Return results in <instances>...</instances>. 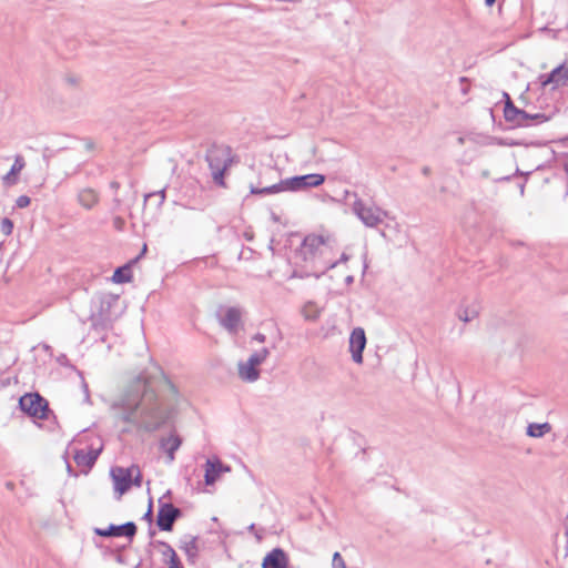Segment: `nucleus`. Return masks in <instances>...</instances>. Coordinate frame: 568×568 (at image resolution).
Wrapping results in <instances>:
<instances>
[{
	"label": "nucleus",
	"mask_w": 568,
	"mask_h": 568,
	"mask_svg": "<svg viewBox=\"0 0 568 568\" xmlns=\"http://www.w3.org/2000/svg\"><path fill=\"white\" fill-rule=\"evenodd\" d=\"M0 230L4 235H10L13 230L12 221L8 217H3L0 223Z\"/></svg>",
	"instance_id": "obj_28"
},
{
	"label": "nucleus",
	"mask_w": 568,
	"mask_h": 568,
	"mask_svg": "<svg viewBox=\"0 0 568 568\" xmlns=\"http://www.w3.org/2000/svg\"><path fill=\"white\" fill-rule=\"evenodd\" d=\"M519 190H520V193H521V194H524L525 184H521V185L519 186Z\"/></svg>",
	"instance_id": "obj_44"
},
{
	"label": "nucleus",
	"mask_w": 568,
	"mask_h": 568,
	"mask_svg": "<svg viewBox=\"0 0 568 568\" xmlns=\"http://www.w3.org/2000/svg\"><path fill=\"white\" fill-rule=\"evenodd\" d=\"M26 162L22 155H17L14 159V163L12 164L10 171L2 178L3 183L7 185H12L17 183V175L24 168Z\"/></svg>",
	"instance_id": "obj_20"
},
{
	"label": "nucleus",
	"mask_w": 568,
	"mask_h": 568,
	"mask_svg": "<svg viewBox=\"0 0 568 568\" xmlns=\"http://www.w3.org/2000/svg\"><path fill=\"white\" fill-rule=\"evenodd\" d=\"M83 390L85 393V399L89 400L90 395H89V387H88L87 383H83Z\"/></svg>",
	"instance_id": "obj_40"
},
{
	"label": "nucleus",
	"mask_w": 568,
	"mask_h": 568,
	"mask_svg": "<svg viewBox=\"0 0 568 568\" xmlns=\"http://www.w3.org/2000/svg\"><path fill=\"white\" fill-rule=\"evenodd\" d=\"M366 335L362 327H355L349 335V352L356 364L363 363V352L366 347Z\"/></svg>",
	"instance_id": "obj_10"
},
{
	"label": "nucleus",
	"mask_w": 568,
	"mask_h": 568,
	"mask_svg": "<svg viewBox=\"0 0 568 568\" xmlns=\"http://www.w3.org/2000/svg\"><path fill=\"white\" fill-rule=\"evenodd\" d=\"M110 187L114 191H118L120 189V183L118 181H112L110 183Z\"/></svg>",
	"instance_id": "obj_38"
},
{
	"label": "nucleus",
	"mask_w": 568,
	"mask_h": 568,
	"mask_svg": "<svg viewBox=\"0 0 568 568\" xmlns=\"http://www.w3.org/2000/svg\"><path fill=\"white\" fill-rule=\"evenodd\" d=\"M94 534L100 537H128L132 539L136 534V525L128 521L122 525H109L106 528H94Z\"/></svg>",
	"instance_id": "obj_9"
},
{
	"label": "nucleus",
	"mask_w": 568,
	"mask_h": 568,
	"mask_svg": "<svg viewBox=\"0 0 568 568\" xmlns=\"http://www.w3.org/2000/svg\"><path fill=\"white\" fill-rule=\"evenodd\" d=\"M242 312L239 307H226L223 315L219 316L220 325L230 334L236 335L241 327Z\"/></svg>",
	"instance_id": "obj_12"
},
{
	"label": "nucleus",
	"mask_w": 568,
	"mask_h": 568,
	"mask_svg": "<svg viewBox=\"0 0 568 568\" xmlns=\"http://www.w3.org/2000/svg\"><path fill=\"white\" fill-rule=\"evenodd\" d=\"M180 549L185 552L189 560L195 561L199 556L197 537L191 535L184 536L181 540Z\"/></svg>",
	"instance_id": "obj_18"
},
{
	"label": "nucleus",
	"mask_w": 568,
	"mask_h": 568,
	"mask_svg": "<svg viewBox=\"0 0 568 568\" xmlns=\"http://www.w3.org/2000/svg\"><path fill=\"white\" fill-rule=\"evenodd\" d=\"M480 312V304L474 301L469 305H462L457 311V317L464 323L471 322L475 320Z\"/></svg>",
	"instance_id": "obj_19"
},
{
	"label": "nucleus",
	"mask_w": 568,
	"mask_h": 568,
	"mask_svg": "<svg viewBox=\"0 0 568 568\" xmlns=\"http://www.w3.org/2000/svg\"><path fill=\"white\" fill-rule=\"evenodd\" d=\"M156 196L159 197V205H162L165 201V189H162L158 192H152L145 195V201L150 197Z\"/></svg>",
	"instance_id": "obj_30"
},
{
	"label": "nucleus",
	"mask_w": 568,
	"mask_h": 568,
	"mask_svg": "<svg viewBox=\"0 0 568 568\" xmlns=\"http://www.w3.org/2000/svg\"><path fill=\"white\" fill-rule=\"evenodd\" d=\"M30 197L28 195H20L17 200H16V206L19 207V209H24L27 206L30 205Z\"/></svg>",
	"instance_id": "obj_31"
},
{
	"label": "nucleus",
	"mask_w": 568,
	"mask_h": 568,
	"mask_svg": "<svg viewBox=\"0 0 568 568\" xmlns=\"http://www.w3.org/2000/svg\"><path fill=\"white\" fill-rule=\"evenodd\" d=\"M333 568H346L345 561L339 552H335L332 559Z\"/></svg>",
	"instance_id": "obj_29"
},
{
	"label": "nucleus",
	"mask_w": 568,
	"mask_h": 568,
	"mask_svg": "<svg viewBox=\"0 0 568 568\" xmlns=\"http://www.w3.org/2000/svg\"><path fill=\"white\" fill-rule=\"evenodd\" d=\"M504 97L506 99L504 108V118L506 122H510L517 126L527 125L528 112L515 106L508 93H504Z\"/></svg>",
	"instance_id": "obj_11"
},
{
	"label": "nucleus",
	"mask_w": 568,
	"mask_h": 568,
	"mask_svg": "<svg viewBox=\"0 0 568 568\" xmlns=\"http://www.w3.org/2000/svg\"><path fill=\"white\" fill-rule=\"evenodd\" d=\"M152 518H153L152 501H150L149 508H148L146 513L144 514L143 519H145V520L151 523Z\"/></svg>",
	"instance_id": "obj_34"
},
{
	"label": "nucleus",
	"mask_w": 568,
	"mask_h": 568,
	"mask_svg": "<svg viewBox=\"0 0 568 568\" xmlns=\"http://www.w3.org/2000/svg\"><path fill=\"white\" fill-rule=\"evenodd\" d=\"M78 203L85 210H92L100 200L99 193L92 187H83L77 194Z\"/></svg>",
	"instance_id": "obj_16"
},
{
	"label": "nucleus",
	"mask_w": 568,
	"mask_h": 568,
	"mask_svg": "<svg viewBox=\"0 0 568 568\" xmlns=\"http://www.w3.org/2000/svg\"><path fill=\"white\" fill-rule=\"evenodd\" d=\"M159 545L163 547L162 555L168 559V561L173 558V555H176L175 550L168 542L159 541Z\"/></svg>",
	"instance_id": "obj_27"
},
{
	"label": "nucleus",
	"mask_w": 568,
	"mask_h": 568,
	"mask_svg": "<svg viewBox=\"0 0 568 568\" xmlns=\"http://www.w3.org/2000/svg\"><path fill=\"white\" fill-rule=\"evenodd\" d=\"M131 280L132 271L130 264L118 267L112 275V281L118 284L128 283Z\"/></svg>",
	"instance_id": "obj_22"
},
{
	"label": "nucleus",
	"mask_w": 568,
	"mask_h": 568,
	"mask_svg": "<svg viewBox=\"0 0 568 568\" xmlns=\"http://www.w3.org/2000/svg\"><path fill=\"white\" fill-rule=\"evenodd\" d=\"M239 376L242 381L253 383L260 378V369L254 368L247 362L239 363Z\"/></svg>",
	"instance_id": "obj_21"
},
{
	"label": "nucleus",
	"mask_w": 568,
	"mask_h": 568,
	"mask_svg": "<svg viewBox=\"0 0 568 568\" xmlns=\"http://www.w3.org/2000/svg\"><path fill=\"white\" fill-rule=\"evenodd\" d=\"M113 223H114V226L118 229V230H121L122 229V225L124 224V221L121 219V217H115L113 220Z\"/></svg>",
	"instance_id": "obj_37"
},
{
	"label": "nucleus",
	"mask_w": 568,
	"mask_h": 568,
	"mask_svg": "<svg viewBox=\"0 0 568 568\" xmlns=\"http://www.w3.org/2000/svg\"><path fill=\"white\" fill-rule=\"evenodd\" d=\"M205 160L209 164L215 184L224 186V172L232 162L231 149L225 145L214 144L206 151Z\"/></svg>",
	"instance_id": "obj_4"
},
{
	"label": "nucleus",
	"mask_w": 568,
	"mask_h": 568,
	"mask_svg": "<svg viewBox=\"0 0 568 568\" xmlns=\"http://www.w3.org/2000/svg\"><path fill=\"white\" fill-rule=\"evenodd\" d=\"M503 180L509 181V180H510V176H506V178H504Z\"/></svg>",
	"instance_id": "obj_46"
},
{
	"label": "nucleus",
	"mask_w": 568,
	"mask_h": 568,
	"mask_svg": "<svg viewBox=\"0 0 568 568\" xmlns=\"http://www.w3.org/2000/svg\"><path fill=\"white\" fill-rule=\"evenodd\" d=\"M270 355V349L267 347H263L260 351L254 352L250 357H252L257 364H262Z\"/></svg>",
	"instance_id": "obj_26"
},
{
	"label": "nucleus",
	"mask_w": 568,
	"mask_h": 568,
	"mask_svg": "<svg viewBox=\"0 0 568 568\" xmlns=\"http://www.w3.org/2000/svg\"><path fill=\"white\" fill-rule=\"evenodd\" d=\"M555 69H560L558 75H556L554 81L552 90L558 89L560 87H568V63L564 62L556 67Z\"/></svg>",
	"instance_id": "obj_24"
},
{
	"label": "nucleus",
	"mask_w": 568,
	"mask_h": 568,
	"mask_svg": "<svg viewBox=\"0 0 568 568\" xmlns=\"http://www.w3.org/2000/svg\"><path fill=\"white\" fill-rule=\"evenodd\" d=\"M422 173H423L424 175H428V174L430 173V169H429L428 166H424V168L422 169Z\"/></svg>",
	"instance_id": "obj_41"
},
{
	"label": "nucleus",
	"mask_w": 568,
	"mask_h": 568,
	"mask_svg": "<svg viewBox=\"0 0 568 568\" xmlns=\"http://www.w3.org/2000/svg\"><path fill=\"white\" fill-rule=\"evenodd\" d=\"M349 260V255L346 253H342L339 258H335L337 261V265L339 263H346Z\"/></svg>",
	"instance_id": "obj_36"
},
{
	"label": "nucleus",
	"mask_w": 568,
	"mask_h": 568,
	"mask_svg": "<svg viewBox=\"0 0 568 568\" xmlns=\"http://www.w3.org/2000/svg\"><path fill=\"white\" fill-rule=\"evenodd\" d=\"M551 430V426L549 423H531L527 427V435L530 437L539 438L542 437L545 434L549 433Z\"/></svg>",
	"instance_id": "obj_23"
},
{
	"label": "nucleus",
	"mask_w": 568,
	"mask_h": 568,
	"mask_svg": "<svg viewBox=\"0 0 568 568\" xmlns=\"http://www.w3.org/2000/svg\"><path fill=\"white\" fill-rule=\"evenodd\" d=\"M529 120L536 121L537 123H541L547 120V116L542 113H535V114L528 113V121Z\"/></svg>",
	"instance_id": "obj_32"
},
{
	"label": "nucleus",
	"mask_w": 568,
	"mask_h": 568,
	"mask_svg": "<svg viewBox=\"0 0 568 568\" xmlns=\"http://www.w3.org/2000/svg\"><path fill=\"white\" fill-rule=\"evenodd\" d=\"M345 282H346L347 284H352V283L354 282V277H353L352 275H347V276L345 277Z\"/></svg>",
	"instance_id": "obj_42"
},
{
	"label": "nucleus",
	"mask_w": 568,
	"mask_h": 568,
	"mask_svg": "<svg viewBox=\"0 0 568 568\" xmlns=\"http://www.w3.org/2000/svg\"><path fill=\"white\" fill-rule=\"evenodd\" d=\"M559 70L560 69H554L551 72H549L547 74H540L538 77V80H539L540 85H541L542 89L546 88L549 84L554 85L555 78H556V75H558Z\"/></svg>",
	"instance_id": "obj_25"
},
{
	"label": "nucleus",
	"mask_w": 568,
	"mask_h": 568,
	"mask_svg": "<svg viewBox=\"0 0 568 568\" xmlns=\"http://www.w3.org/2000/svg\"><path fill=\"white\" fill-rule=\"evenodd\" d=\"M182 445V438L176 434H171L168 437L160 439V448L166 453L168 463H172L175 459V452Z\"/></svg>",
	"instance_id": "obj_15"
},
{
	"label": "nucleus",
	"mask_w": 568,
	"mask_h": 568,
	"mask_svg": "<svg viewBox=\"0 0 568 568\" xmlns=\"http://www.w3.org/2000/svg\"><path fill=\"white\" fill-rule=\"evenodd\" d=\"M102 452V447L85 449H77L73 455L75 464L80 467L92 468Z\"/></svg>",
	"instance_id": "obj_14"
},
{
	"label": "nucleus",
	"mask_w": 568,
	"mask_h": 568,
	"mask_svg": "<svg viewBox=\"0 0 568 568\" xmlns=\"http://www.w3.org/2000/svg\"><path fill=\"white\" fill-rule=\"evenodd\" d=\"M288 556L282 548H274L263 559L262 568H287Z\"/></svg>",
	"instance_id": "obj_13"
},
{
	"label": "nucleus",
	"mask_w": 568,
	"mask_h": 568,
	"mask_svg": "<svg viewBox=\"0 0 568 568\" xmlns=\"http://www.w3.org/2000/svg\"><path fill=\"white\" fill-rule=\"evenodd\" d=\"M253 341H256L258 343H264L266 341V336L262 333H256L254 336H253Z\"/></svg>",
	"instance_id": "obj_35"
},
{
	"label": "nucleus",
	"mask_w": 568,
	"mask_h": 568,
	"mask_svg": "<svg viewBox=\"0 0 568 568\" xmlns=\"http://www.w3.org/2000/svg\"><path fill=\"white\" fill-rule=\"evenodd\" d=\"M111 477L114 489L119 494L118 499L130 489L131 485L138 487L142 485V475L138 465H131L128 468L114 467L111 469Z\"/></svg>",
	"instance_id": "obj_5"
},
{
	"label": "nucleus",
	"mask_w": 568,
	"mask_h": 568,
	"mask_svg": "<svg viewBox=\"0 0 568 568\" xmlns=\"http://www.w3.org/2000/svg\"><path fill=\"white\" fill-rule=\"evenodd\" d=\"M205 475H204V479H205V484L206 485H212L216 481V479L219 478L220 476V473L222 470H230L229 467H225L223 468V465L220 460H211V459H207L206 463H205Z\"/></svg>",
	"instance_id": "obj_17"
},
{
	"label": "nucleus",
	"mask_w": 568,
	"mask_h": 568,
	"mask_svg": "<svg viewBox=\"0 0 568 568\" xmlns=\"http://www.w3.org/2000/svg\"><path fill=\"white\" fill-rule=\"evenodd\" d=\"M19 407L29 416L38 419H48L52 413L49 403L38 393L26 394L19 399Z\"/></svg>",
	"instance_id": "obj_7"
},
{
	"label": "nucleus",
	"mask_w": 568,
	"mask_h": 568,
	"mask_svg": "<svg viewBox=\"0 0 568 568\" xmlns=\"http://www.w3.org/2000/svg\"><path fill=\"white\" fill-rule=\"evenodd\" d=\"M246 362L254 368H257L260 366V364H257L252 357H248Z\"/></svg>",
	"instance_id": "obj_39"
},
{
	"label": "nucleus",
	"mask_w": 568,
	"mask_h": 568,
	"mask_svg": "<svg viewBox=\"0 0 568 568\" xmlns=\"http://www.w3.org/2000/svg\"><path fill=\"white\" fill-rule=\"evenodd\" d=\"M337 266L334 241L329 236L307 234L293 255V277L320 278L328 270Z\"/></svg>",
	"instance_id": "obj_2"
},
{
	"label": "nucleus",
	"mask_w": 568,
	"mask_h": 568,
	"mask_svg": "<svg viewBox=\"0 0 568 568\" xmlns=\"http://www.w3.org/2000/svg\"><path fill=\"white\" fill-rule=\"evenodd\" d=\"M325 182V175L320 173H310L305 175H295L292 178L281 179L278 182L263 185L250 186V193L256 195H271L281 192H300L310 187H317Z\"/></svg>",
	"instance_id": "obj_3"
},
{
	"label": "nucleus",
	"mask_w": 568,
	"mask_h": 568,
	"mask_svg": "<svg viewBox=\"0 0 568 568\" xmlns=\"http://www.w3.org/2000/svg\"><path fill=\"white\" fill-rule=\"evenodd\" d=\"M352 211L367 227H376L388 216L387 211L376 205H366L356 194Z\"/></svg>",
	"instance_id": "obj_6"
},
{
	"label": "nucleus",
	"mask_w": 568,
	"mask_h": 568,
	"mask_svg": "<svg viewBox=\"0 0 568 568\" xmlns=\"http://www.w3.org/2000/svg\"><path fill=\"white\" fill-rule=\"evenodd\" d=\"M146 252V244H144L141 254H144Z\"/></svg>",
	"instance_id": "obj_45"
},
{
	"label": "nucleus",
	"mask_w": 568,
	"mask_h": 568,
	"mask_svg": "<svg viewBox=\"0 0 568 568\" xmlns=\"http://www.w3.org/2000/svg\"><path fill=\"white\" fill-rule=\"evenodd\" d=\"M168 568H183L182 562L178 555H173V558L168 561Z\"/></svg>",
	"instance_id": "obj_33"
},
{
	"label": "nucleus",
	"mask_w": 568,
	"mask_h": 568,
	"mask_svg": "<svg viewBox=\"0 0 568 568\" xmlns=\"http://www.w3.org/2000/svg\"><path fill=\"white\" fill-rule=\"evenodd\" d=\"M495 2H496V0H485V4L487 7H491Z\"/></svg>",
	"instance_id": "obj_43"
},
{
	"label": "nucleus",
	"mask_w": 568,
	"mask_h": 568,
	"mask_svg": "<svg viewBox=\"0 0 568 568\" xmlns=\"http://www.w3.org/2000/svg\"><path fill=\"white\" fill-rule=\"evenodd\" d=\"M182 516L180 508L170 503H161L158 511L156 525L163 531H171L175 520Z\"/></svg>",
	"instance_id": "obj_8"
},
{
	"label": "nucleus",
	"mask_w": 568,
	"mask_h": 568,
	"mask_svg": "<svg viewBox=\"0 0 568 568\" xmlns=\"http://www.w3.org/2000/svg\"><path fill=\"white\" fill-rule=\"evenodd\" d=\"M114 407L121 409L120 420L149 433L164 426L171 417V410L163 404L150 383L141 377L126 388Z\"/></svg>",
	"instance_id": "obj_1"
},
{
	"label": "nucleus",
	"mask_w": 568,
	"mask_h": 568,
	"mask_svg": "<svg viewBox=\"0 0 568 568\" xmlns=\"http://www.w3.org/2000/svg\"><path fill=\"white\" fill-rule=\"evenodd\" d=\"M250 529H251V530H254V524H252V525L250 526Z\"/></svg>",
	"instance_id": "obj_47"
}]
</instances>
